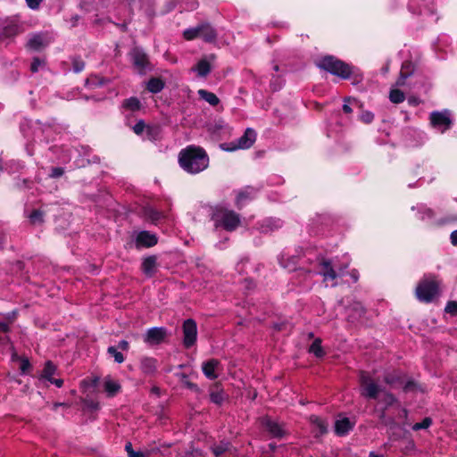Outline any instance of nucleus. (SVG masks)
Here are the masks:
<instances>
[{
  "label": "nucleus",
  "instance_id": "nucleus-1",
  "mask_svg": "<svg viewBox=\"0 0 457 457\" xmlns=\"http://www.w3.org/2000/svg\"><path fill=\"white\" fill-rule=\"evenodd\" d=\"M179 162L186 171L195 174L208 167L209 158L203 148L190 145L180 151Z\"/></svg>",
  "mask_w": 457,
  "mask_h": 457
},
{
  "label": "nucleus",
  "instance_id": "nucleus-35",
  "mask_svg": "<svg viewBox=\"0 0 457 457\" xmlns=\"http://www.w3.org/2000/svg\"><path fill=\"white\" fill-rule=\"evenodd\" d=\"M230 445L228 443H220L213 447V453L216 457H221V454L228 451Z\"/></svg>",
  "mask_w": 457,
  "mask_h": 457
},
{
  "label": "nucleus",
  "instance_id": "nucleus-25",
  "mask_svg": "<svg viewBox=\"0 0 457 457\" xmlns=\"http://www.w3.org/2000/svg\"><path fill=\"white\" fill-rule=\"evenodd\" d=\"M122 106L127 110L136 112L141 108V103L137 97H130L123 101Z\"/></svg>",
  "mask_w": 457,
  "mask_h": 457
},
{
  "label": "nucleus",
  "instance_id": "nucleus-8",
  "mask_svg": "<svg viewBox=\"0 0 457 457\" xmlns=\"http://www.w3.org/2000/svg\"><path fill=\"white\" fill-rule=\"evenodd\" d=\"M430 123L434 128L444 132L450 128L452 120L447 111L433 112L430 114Z\"/></svg>",
  "mask_w": 457,
  "mask_h": 457
},
{
  "label": "nucleus",
  "instance_id": "nucleus-23",
  "mask_svg": "<svg viewBox=\"0 0 457 457\" xmlns=\"http://www.w3.org/2000/svg\"><path fill=\"white\" fill-rule=\"evenodd\" d=\"M9 330V327L6 323L0 322V350L4 351L6 348H9V339L7 337V332Z\"/></svg>",
  "mask_w": 457,
  "mask_h": 457
},
{
  "label": "nucleus",
  "instance_id": "nucleus-18",
  "mask_svg": "<svg viewBox=\"0 0 457 457\" xmlns=\"http://www.w3.org/2000/svg\"><path fill=\"white\" fill-rule=\"evenodd\" d=\"M353 428V424L347 418H344L336 421L335 431L338 436L347 434Z\"/></svg>",
  "mask_w": 457,
  "mask_h": 457
},
{
  "label": "nucleus",
  "instance_id": "nucleus-41",
  "mask_svg": "<svg viewBox=\"0 0 457 457\" xmlns=\"http://www.w3.org/2000/svg\"><path fill=\"white\" fill-rule=\"evenodd\" d=\"M201 30H184L183 37L187 40H193L200 37Z\"/></svg>",
  "mask_w": 457,
  "mask_h": 457
},
{
  "label": "nucleus",
  "instance_id": "nucleus-2",
  "mask_svg": "<svg viewBox=\"0 0 457 457\" xmlns=\"http://www.w3.org/2000/svg\"><path fill=\"white\" fill-rule=\"evenodd\" d=\"M316 64L320 69L344 79H349L353 73L352 66L332 55H326L320 58L317 61Z\"/></svg>",
  "mask_w": 457,
  "mask_h": 457
},
{
  "label": "nucleus",
  "instance_id": "nucleus-49",
  "mask_svg": "<svg viewBox=\"0 0 457 457\" xmlns=\"http://www.w3.org/2000/svg\"><path fill=\"white\" fill-rule=\"evenodd\" d=\"M404 67H405V65H403L401 75H400L399 79L396 81V86H398V87L403 86L404 85V80L408 77V74L403 72Z\"/></svg>",
  "mask_w": 457,
  "mask_h": 457
},
{
  "label": "nucleus",
  "instance_id": "nucleus-55",
  "mask_svg": "<svg viewBox=\"0 0 457 457\" xmlns=\"http://www.w3.org/2000/svg\"><path fill=\"white\" fill-rule=\"evenodd\" d=\"M52 384H54L56 386L61 387L63 384V380L60 378H52L50 380Z\"/></svg>",
  "mask_w": 457,
  "mask_h": 457
},
{
  "label": "nucleus",
  "instance_id": "nucleus-40",
  "mask_svg": "<svg viewBox=\"0 0 457 457\" xmlns=\"http://www.w3.org/2000/svg\"><path fill=\"white\" fill-rule=\"evenodd\" d=\"M125 449L128 453L129 457H145V454L142 452H135L133 450L131 443H127L125 445Z\"/></svg>",
  "mask_w": 457,
  "mask_h": 457
},
{
  "label": "nucleus",
  "instance_id": "nucleus-7",
  "mask_svg": "<svg viewBox=\"0 0 457 457\" xmlns=\"http://www.w3.org/2000/svg\"><path fill=\"white\" fill-rule=\"evenodd\" d=\"M256 140V133L252 129H247L244 135L238 138L237 142H232L228 151H235L237 149H247L251 147Z\"/></svg>",
  "mask_w": 457,
  "mask_h": 457
},
{
  "label": "nucleus",
  "instance_id": "nucleus-39",
  "mask_svg": "<svg viewBox=\"0 0 457 457\" xmlns=\"http://www.w3.org/2000/svg\"><path fill=\"white\" fill-rule=\"evenodd\" d=\"M206 42H212L214 38L216 37V35L214 33V30H204L200 31V37Z\"/></svg>",
  "mask_w": 457,
  "mask_h": 457
},
{
  "label": "nucleus",
  "instance_id": "nucleus-61",
  "mask_svg": "<svg viewBox=\"0 0 457 457\" xmlns=\"http://www.w3.org/2000/svg\"><path fill=\"white\" fill-rule=\"evenodd\" d=\"M386 382L388 384H392L393 380L389 379L388 378H386Z\"/></svg>",
  "mask_w": 457,
  "mask_h": 457
},
{
  "label": "nucleus",
  "instance_id": "nucleus-63",
  "mask_svg": "<svg viewBox=\"0 0 457 457\" xmlns=\"http://www.w3.org/2000/svg\"><path fill=\"white\" fill-rule=\"evenodd\" d=\"M353 279H354V280H357L358 277H357V275H355V273H354V272H353Z\"/></svg>",
  "mask_w": 457,
  "mask_h": 457
},
{
  "label": "nucleus",
  "instance_id": "nucleus-44",
  "mask_svg": "<svg viewBox=\"0 0 457 457\" xmlns=\"http://www.w3.org/2000/svg\"><path fill=\"white\" fill-rule=\"evenodd\" d=\"M445 312L451 314H457V302H449L445 307Z\"/></svg>",
  "mask_w": 457,
  "mask_h": 457
},
{
  "label": "nucleus",
  "instance_id": "nucleus-59",
  "mask_svg": "<svg viewBox=\"0 0 457 457\" xmlns=\"http://www.w3.org/2000/svg\"><path fill=\"white\" fill-rule=\"evenodd\" d=\"M6 31H7V30H1V32H2V33L0 34V39H2V38H3V37H7V35H5V32H6Z\"/></svg>",
  "mask_w": 457,
  "mask_h": 457
},
{
  "label": "nucleus",
  "instance_id": "nucleus-24",
  "mask_svg": "<svg viewBox=\"0 0 457 457\" xmlns=\"http://www.w3.org/2000/svg\"><path fill=\"white\" fill-rule=\"evenodd\" d=\"M310 421L315 426L317 436L323 435L327 432L328 425L318 416H311Z\"/></svg>",
  "mask_w": 457,
  "mask_h": 457
},
{
  "label": "nucleus",
  "instance_id": "nucleus-4",
  "mask_svg": "<svg viewBox=\"0 0 457 457\" xmlns=\"http://www.w3.org/2000/svg\"><path fill=\"white\" fill-rule=\"evenodd\" d=\"M361 395L366 398L378 399L382 393L381 387L364 371L360 374Z\"/></svg>",
  "mask_w": 457,
  "mask_h": 457
},
{
  "label": "nucleus",
  "instance_id": "nucleus-37",
  "mask_svg": "<svg viewBox=\"0 0 457 457\" xmlns=\"http://www.w3.org/2000/svg\"><path fill=\"white\" fill-rule=\"evenodd\" d=\"M432 420L430 418H425L421 422H417L412 426L413 430L426 429L430 427Z\"/></svg>",
  "mask_w": 457,
  "mask_h": 457
},
{
  "label": "nucleus",
  "instance_id": "nucleus-56",
  "mask_svg": "<svg viewBox=\"0 0 457 457\" xmlns=\"http://www.w3.org/2000/svg\"><path fill=\"white\" fill-rule=\"evenodd\" d=\"M451 240H452L453 245H457V230H454L453 232H452Z\"/></svg>",
  "mask_w": 457,
  "mask_h": 457
},
{
  "label": "nucleus",
  "instance_id": "nucleus-54",
  "mask_svg": "<svg viewBox=\"0 0 457 457\" xmlns=\"http://www.w3.org/2000/svg\"><path fill=\"white\" fill-rule=\"evenodd\" d=\"M194 29H212V25L209 22H202V23L198 24L196 27H195Z\"/></svg>",
  "mask_w": 457,
  "mask_h": 457
},
{
  "label": "nucleus",
  "instance_id": "nucleus-60",
  "mask_svg": "<svg viewBox=\"0 0 457 457\" xmlns=\"http://www.w3.org/2000/svg\"><path fill=\"white\" fill-rule=\"evenodd\" d=\"M129 6L132 5L133 3H135L136 0H126Z\"/></svg>",
  "mask_w": 457,
  "mask_h": 457
},
{
  "label": "nucleus",
  "instance_id": "nucleus-34",
  "mask_svg": "<svg viewBox=\"0 0 457 457\" xmlns=\"http://www.w3.org/2000/svg\"><path fill=\"white\" fill-rule=\"evenodd\" d=\"M378 399L379 400V402L383 403L386 405V407L392 405L395 401V398L392 394L386 393L383 391L381 394H379V397Z\"/></svg>",
  "mask_w": 457,
  "mask_h": 457
},
{
  "label": "nucleus",
  "instance_id": "nucleus-62",
  "mask_svg": "<svg viewBox=\"0 0 457 457\" xmlns=\"http://www.w3.org/2000/svg\"><path fill=\"white\" fill-rule=\"evenodd\" d=\"M359 311H360V313H363L364 312V310L361 306H359Z\"/></svg>",
  "mask_w": 457,
  "mask_h": 457
},
{
  "label": "nucleus",
  "instance_id": "nucleus-47",
  "mask_svg": "<svg viewBox=\"0 0 457 457\" xmlns=\"http://www.w3.org/2000/svg\"><path fill=\"white\" fill-rule=\"evenodd\" d=\"M144 129H145V123H144V121H143V120H139V121H138V122H137V123L135 124V126L133 127V131H134L136 134H137V135L141 134V133L144 131Z\"/></svg>",
  "mask_w": 457,
  "mask_h": 457
},
{
  "label": "nucleus",
  "instance_id": "nucleus-19",
  "mask_svg": "<svg viewBox=\"0 0 457 457\" xmlns=\"http://www.w3.org/2000/svg\"><path fill=\"white\" fill-rule=\"evenodd\" d=\"M156 360L150 357H145L141 360L140 368L145 374H153L156 370Z\"/></svg>",
  "mask_w": 457,
  "mask_h": 457
},
{
  "label": "nucleus",
  "instance_id": "nucleus-64",
  "mask_svg": "<svg viewBox=\"0 0 457 457\" xmlns=\"http://www.w3.org/2000/svg\"><path fill=\"white\" fill-rule=\"evenodd\" d=\"M16 358H18V357H17V354L13 353H12V360H14V359H16Z\"/></svg>",
  "mask_w": 457,
  "mask_h": 457
},
{
  "label": "nucleus",
  "instance_id": "nucleus-28",
  "mask_svg": "<svg viewBox=\"0 0 457 457\" xmlns=\"http://www.w3.org/2000/svg\"><path fill=\"white\" fill-rule=\"evenodd\" d=\"M56 367L51 361H47L42 371V378L50 381L53 378V376L54 375Z\"/></svg>",
  "mask_w": 457,
  "mask_h": 457
},
{
  "label": "nucleus",
  "instance_id": "nucleus-14",
  "mask_svg": "<svg viewBox=\"0 0 457 457\" xmlns=\"http://www.w3.org/2000/svg\"><path fill=\"white\" fill-rule=\"evenodd\" d=\"M49 43L50 40L44 37L42 34H37L29 40L27 46L30 50L40 51Z\"/></svg>",
  "mask_w": 457,
  "mask_h": 457
},
{
  "label": "nucleus",
  "instance_id": "nucleus-12",
  "mask_svg": "<svg viewBox=\"0 0 457 457\" xmlns=\"http://www.w3.org/2000/svg\"><path fill=\"white\" fill-rule=\"evenodd\" d=\"M157 244V237L155 235L149 233L148 231H141L137 234L136 238V246L141 247H151Z\"/></svg>",
  "mask_w": 457,
  "mask_h": 457
},
{
  "label": "nucleus",
  "instance_id": "nucleus-36",
  "mask_svg": "<svg viewBox=\"0 0 457 457\" xmlns=\"http://www.w3.org/2000/svg\"><path fill=\"white\" fill-rule=\"evenodd\" d=\"M176 7L179 8V0H167L163 5L162 13H168L173 11Z\"/></svg>",
  "mask_w": 457,
  "mask_h": 457
},
{
  "label": "nucleus",
  "instance_id": "nucleus-6",
  "mask_svg": "<svg viewBox=\"0 0 457 457\" xmlns=\"http://www.w3.org/2000/svg\"><path fill=\"white\" fill-rule=\"evenodd\" d=\"M348 263L345 264L344 267L339 268L337 271L331 262L328 260H322L320 263V274L323 276L324 281H333L331 286H336L335 282L337 276H340L343 271L347 269Z\"/></svg>",
  "mask_w": 457,
  "mask_h": 457
},
{
  "label": "nucleus",
  "instance_id": "nucleus-53",
  "mask_svg": "<svg viewBox=\"0 0 457 457\" xmlns=\"http://www.w3.org/2000/svg\"><path fill=\"white\" fill-rule=\"evenodd\" d=\"M73 68L76 72H79L84 69V62L80 61H75L73 63Z\"/></svg>",
  "mask_w": 457,
  "mask_h": 457
},
{
  "label": "nucleus",
  "instance_id": "nucleus-15",
  "mask_svg": "<svg viewBox=\"0 0 457 457\" xmlns=\"http://www.w3.org/2000/svg\"><path fill=\"white\" fill-rule=\"evenodd\" d=\"M131 55L134 65L138 69L139 71H142L148 64L146 55L137 49H135Z\"/></svg>",
  "mask_w": 457,
  "mask_h": 457
},
{
  "label": "nucleus",
  "instance_id": "nucleus-32",
  "mask_svg": "<svg viewBox=\"0 0 457 457\" xmlns=\"http://www.w3.org/2000/svg\"><path fill=\"white\" fill-rule=\"evenodd\" d=\"M107 353L113 357L114 361L118 363H122L125 360L123 354L118 351V348L115 346H109L107 349Z\"/></svg>",
  "mask_w": 457,
  "mask_h": 457
},
{
  "label": "nucleus",
  "instance_id": "nucleus-26",
  "mask_svg": "<svg viewBox=\"0 0 457 457\" xmlns=\"http://www.w3.org/2000/svg\"><path fill=\"white\" fill-rule=\"evenodd\" d=\"M210 397L212 402L220 404L225 399V394L219 386H215L212 389Z\"/></svg>",
  "mask_w": 457,
  "mask_h": 457
},
{
  "label": "nucleus",
  "instance_id": "nucleus-5",
  "mask_svg": "<svg viewBox=\"0 0 457 457\" xmlns=\"http://www.w3.org/2000/svg\"><path fill=\"white\" fill-rule=\"evenodd\" d=\"M438 293V284L433 279H424L416 287V295L420 301L428 303Z\"/></svg>",
  "mask_w": 457,
  "mask_h": 457
},
{
  "label": "nucleus",
  "instance_id": "nucleus-20",
  "mask_svg": "<svg viewBox=\"0 0 457 457\" xmlns=\"http://www.w3.org/2000/svg\"><path fill=\"white\" fill-rule=\"evenodd\" d=\"M197 94L201 99L204 100L212 106H216L220 104L219 97L212 92L207 91L205 89H199Z\"/></svg>",
  "mask_w": 457,
  "mask_h": 457
},
{
  "label": "nucleus",
  "instance_id": "nucleus-52",
  "mask_svg": "<svg viewBox=\"0 0 457 457\" xmlns=\"http://www.w3.org/2000/svg\"><path fill=\"white\" fill-rule=\"evenodd\" d=\"M29 367V361H28V360H26V359H22V360H21V366H20V369H21V370L23 373H25V372L28 370Z\"/></svg>",
  "mask_w": 457,
  "mask_h": 457
},
{
  "label": "nucleus",
  "instance_id": "nucleus-48",
  "mask_svg": "<svg viewBox=\"0 0 457 457\" xmlns=\"http://www.w3.org/2000/svg\"><path fill=\"white\" fill-rule=\"evenodd\" d=\"M374 115L370 112H365L361 114V120L365 123H370L373 120Z\"/></svg>",
  "mask_w": 457,
  "mask_h": 457
},
{
  "label": "nucleus",
  "instance_id": "nucleus-3",
  "mask_svg": "<svg viewBox=\"0 0 457 457\" xmlns=\"http://www.w3.org/2000/svg\"><path fill=\"white\" fill-rule=\"evenodd\" d=\"M215 227H222L226 230H235L240 224V218L237 213L227 209H218L212 214Z\"/></svg>",
  "mask_w": 457,
  "mask_h": 457
},
{
  "label": "nucleus",
  "instance_id": "nucleus-38",
  "mask_svg": "<svg viewBox=\"0 0 457 457\" xmlns=\"http://www.w3.org/2000/svg\"><path fill=\"white\" fill-rule=\"evenodd\" d=\"M252 198V193L248 192L247 190L241 191L238 193L237 197V204L241 205L244 204L245 200Z\"/></svg>",
  "mask_w": 457,
  "mask_h": 457
},
{
  "label": "nucleus",
  "instance_id": "nucleus-13",
  "mask_svg": "<svg viewBox=\"0 0 457 457\" xmlns=\"http://www.w3.org/2000/svg\"><path fill=\"white\" fill-rule=\"evenodd\" d=\"M220 363L218 360L211 359L203 363L202 370L204 374L210 379H215L218 377Z\"/></svg>",
  "mask_w": 457,
  "mask_h": 457
},
{
  "label": "nucleus",
  "instance_id": "nucleus-9",
  "mask_svg": "<svg viewBox=\"0 0 457 457\" xmlns=\"http://www.w3.org/2000/svg\"><path fill=\"white\" fill-rule=\"evenodd\" d=\"M184 345L191 347L196 341L197 328L195 320L188 319L183 324Z\"/></svg>",
  "mask_w": 457,
  "mask_h": 457
},
{
  "label": "nucleus",
  "instance_id": "nucleus-10",
  "mask_svg": "<svg viewBox=\"0 0 457 457\" xmlns=\"http://www.w3.org/2000/svg\"><path fill=\"white\" fill-rule=\"evenodd\" d=\"M214 60L215 56L213 54L202 58L191 68V71L195 72L198 77L205 78L212 71Z\"/></svg>",
  "mask_w": 457,
  "mask_h": 457
},
{
  "label": "nucleus",
  "instance_id": "nucleus-21",
  "mask_svg": "<svg viewBox=\"0 0 457 457\" xmlns=\"http://www.w3.org/2000/svg\"><path fill=\"white\" fill-rule=\"evenodd\" d=\"M104 387L110 396H113L120 391V385L118 381L108 377L104 378Z\"/></svg>",
  "mask_w": 457,
  "mask_h": 457
},
{
  "label": "nucleus",
  "instance_id": "nucleus-33",
  "mask_svg": "<svg viewBox=\"0 0 457 457\" xmlns=\"http://www.w3.org/2000/svg\"><path fill=\"white\" fill-rule=\"evenodd\" d=\"M281 227L280 220H265L264 225L262 226V231L263 232H270L276 228H278Z\"/></svg>",
  "mask_w": 457,
  "mask_h": 457
},
{
  "label": "nucleus",
  "instance_id": "nucleus-45",
  "mask_svg": "<svg viewBox=\"0 0 457 457\" xmlns=\"http://www.w3.org/2000/svg\"><path fill=\"white\" fill-rule=\"evenodd\" d=\"M31 10H37L44 0H25Z\"/></svg>",
  "mask_w": 457,
  "mask_h": 457
},
{
  "label": "nucleus",
  "instance_id": "nucleus-17",
  "mask_svg": "<svg viewBox=\"0 0 457 457\" xmlns=\"http://www.w3.org/2000/svg\"><path fill=\"white\" fill-rule=\"evenodd\" d=\"M264 426L275 437H282L285 433L283 428L279 424L270 419H265Z\"/></svg>",
  "mask_w": 457,
  "mask_h": 457
},
{
  "label": "nucleus",
  "instance_id": "nucleus-16",
  "mask_svg": "<svg viewBox=\"0 0 457 457\" xmlns=\"http://www.w3.org/2000/svg\"><path fill=\"white\" fill-rule=\"evenodd\" d=\"M157 259L155 256L145 258L142 262V270L147 276H153L155 272Z\"/></svg>",
  "mask_w": 457,
  "mask_h": 457
},
{
  "label": "nucleus",
  "instance_id": "nucleus-31",
  "mask_svg": "<svg viewBox=\"0 0 457 457\" xmlns=\"http://www.w3.org/2000/svg\"><path fill=\"white\" fill-rule=\"evenodd\" d=\"M389 99L394 104H400L404 101V94L399 89H391L389 94Z\"/></svg>",
  "mask_w": 457,
  "mask_h": 457
},
{
  "label": "nucleus",
  "instance_id": "nucleus-22",
  "mask_svg": "<svg viewBox=\"0 0 457 457\" xmlns=\"http://www.w3.org/2000/svg\"><path fill=\"white\" fill-rule=\"evenodd\" d=\"M164 81L160 78H152L149 79L146 85V88L149 92L156 94L161 92L164 87Z\"/></svg>",
  "mask_w": 457,
  "mask_h": 457
},
{
  "label": "nucleus",
  "instance_id": "nucleus-42",
  "mask_svg": "<svg viewBox=\"0 0 457 457\" xmlns=\"http://www.w3.org/2000/svg\"><path fill=\"white\" fill-rule=\"evenodd\" d=\"M44 65H45V61L36 57L33 59V62L30 66V71L32 72H37V71H38L39 68L43 67Z\"/></svg>",
  "mask_w": 457,
  "mask_h": 457
},
{
  "label": "nucleus",
  "instance_id": "nucleus-30",
  "mask_svg": "<svg viewBox=\"0 0 457 457\" xmlns=\"http://www.w3.org/2000/svg\"><path fill=\"white\" fill-rule=\"evenodd\" d=\"M145 216L152 222H156L162 218V213L152 207L145 209Z\"/></svg>",
  "mask_w": 457,
  "mask_h": 457
},
{
  "label": "nucleus",
  "instance_id": "nucleus-58",
  "mask_svg": "<svg viewBox=\"0 0 457 457\" xmlns=\"http://www.w3.org/2000/svg\"><path fill=\"white\" fill-rule=\"evenodd\" d=\"M370 457H383V455L377 454L374 452L370 453Z\"/></svg>",
  "mask_w": 457,
  "mask_h": 457
},
{
  "label": "nucleus",
  "instance_id": "nucleus-46",
  "mask_svg": "<svg viewBox=\"0 0 457 457\" xmlns=\"http://www.w3.org/2000/svg\"><path fill=\"white\" fill-rule=\"evenodd\" d=\"M64 173V170L61 167H54L52 168L50 177L51 178H59L62 176Z\"/></svg>",
  "mask_w": 457,
  "mask_h": 457
},
{
  "label": "nucleus",
  "instance_id": "nucleus-27",
  "mask_svg": "<svg viewBox=\"0 0 457 457\" xmlns=\"http://www.w3.org/2000/svg\"><path fill=\"white\" fill-rule=\"evenodd\" d=\"M309 352L313 353L316 357H322L324 351L321 347V340L320 338L315 339L309 348Z\"/></svg>",
  "mask_w": 457,
  "mask_h": 457
},
{
  "label": "nucleus",
  "instance_id": "nucleus-11",
  "mask_svg": "<svg viewBox=\"0 0 457 457\" xmlns=\"http://www.w3.org/2000/svg\"><path fill=\"white\" fill-rule=\"evenodd\" d=\"M166 337V329L163 328H152L145 336V342L150 345L160 344Z\"/></svg>",
  "mask_w": 457,
  "mask_h": 457
},
{
  "label": "nucleus",
  "instance_id": "nucleus-29",
  "mask_svg": "<svg viewBox=\"0 0 457 457\" xmlns=\"http://www.w3.org/2000/svg\"><path fill=\"white\" fill-rule=\"evenodd\" d=\"M198 5L197 0H179L180 11H194Z\"/></svg>",
  "mask_w": 457,
  "mask_h": 457
},
{
  "label": "nucleus",
  "instance_id": "nucleus-51",
  "mask_svg": "<svg viewBox=\"0 0 457 457\" xmlns=\"http://www.w3.org/2000/svg\"><path fill=\"white\" fill-rule=\"evenodd\" d=\"M117 348L122 351H128L129 348V344L126 340H121L119 342Z\"/></svg>",
  "mask_w": 457,
  "mask_h": 457
},
{
  "label": "nucleus",
  "instance_id": "nucleus-50",
  "mask_svg": "<svg viewBox=\"0 0 457 457\" xmlns=\"http://www.w3.org/2000/svg\"><path fill=\"white\" fill-rule=\"evenodd\" d=\"M408 9L410 12H411L412 13H417V14H420L421 12V10L420 7H417L416 6V4L413 2V1H411L409 4H408Z\"/></svg>",
  "mask_w": 457,
  "mask_h": 457
},
{
  "label": "nucleus",
  "instance_id": "nucleus-57",
  "mask_svg": "<svg viewBox=\"0 0 457 457\" xmlns=\"http://www.w3.org/2000/svg\"><path fill=\"white\" fill-rule=\"evenodd\" d=\"M343 110H344V112L345 113H351L352 112V108L348 104H345L343 105Z\"/></svg>",
  "mask_w": 457,
  "mask_h": 457
},
{
  "label": "nucleus",
  "instance_id": "nucleus-43",
  "mask_svg": "<svg viewBox=\"0 0 457 457\" xmlns=\"http://www.w3.org/2000/svg\"><path fill=\"white\" fill-rule=\"evenodd\" d=\"M29 219L33 224L41 223L43 221L42 213L39 211H34L30 214Z\"/></svg>",
  "mask_w": 457,
  "mask_h": 457
}]
</instances>
